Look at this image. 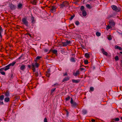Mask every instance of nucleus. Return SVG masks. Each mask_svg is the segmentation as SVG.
I'll use <instances>...</instances> for the list:
<instances>
[{
  "label": "nucleus",
  "instance_id": "1",
  "mask_svg": "<svg viewBox=\"0 0 122 122\" xmlns=\"http://www.w3.org/2000/svg\"><path fill=\"white\" fill-rule=\"evenodd\" d=\"M22 22H23V24L25 25L26 26H28V22L27 20V18H24L22 19Z\"/></svg>",
  "mask_w": 122,
  "mask_h": 122
},
{
  "label": "nucleus",
  "instance_id": "2",
  "mask_svg": "<svg viewBox=\"0 0 122 122\" xmlns=\"http://www.w3.org/2000/svg\"><path fill=\"white\" fill-rule=\"evenodd\" d=\"M111 7L113 10H115L117 12H118L120 11V9L117 8V7L115 5H112V6Z\"/></svg>",
  "mask_w": 122,
  "mask_h": 122
},
{
  "label": "nucleus",
  "instance_id": "3",
  "mask_svg": "<svg viewBox=\"0 0 122 122\" xmlns=\"http://www.w3.org/2000/svg\"><path fill=\"white\" fill-rule=\"evenodd\" d=\"M56 7L54 6H51L50 7V11L52 13H54L56 11Z\"/></svg>",
  "mask_w": 122,
  "mask_h": 122
},
{
  "label": "nucleus",
  "instance_id": "4",
  "mask_svg": "<svg viewBox=\"0 0 122 122\" xmlns=\"http://www.w3.org/2000/svg\"><path fill=\"white\" fill-rule=\"evenodd\" d=\"M71 43V42L70 41L66 40V42H62V43L63 44V46H65L67 45L70 44Z\"/></svg>",
  "mask_w": 122,
  "mask_h": 122
},
{
  "label": "nucleus",
  "instance_id": "5",
  "mask_svg": "<svg viewBox=\"0 0 122 122\" xmlns=\"http://www.w3.org/2000/svg\"><path fill=\"white\" fill-rule=\"evenodd\" d=\"M9 7L11 10H14L16 9V6L15 5L12 4H9Z\"/></svg>",
  "mask_w": 122,
  "mask_h": 122
},
{
  "label": "nucleus",
  "instance_id": "6",
  "mask_svg": "<svg viewBox=\"0 0 122 122\" xmlns=\"http://www.w3.org/2000/svg\"><path fill=\"white\" fill-rule=\"evenodd\" d=\"M71 105L72 107L75 108H76L78 105V104L75 102L72 103Z\"/></svg>",
  "mask_w": 122,
  "mask_h": 122
},
{
  "label": "nucleus",
  "instance_id": "7",
  "mask_svg": "<svg viewBox=\"0 0 122 122\" xmlns=\"http://www.w3.org/2000/svg\"><path fill=\"white\" fill-rule=\"evenodd\" d=\"M109 23L111 25L114 26L115 25V23L113 20H110L109 21Z\"/></svg>",
  "mask_w": 122,
  "mask_h": 122
},
{
  "label": "nucleus",
  "instance_id": "8",
  "mask_svg": "<svg viewBox=\"0 0 122 122\" xmlns=\"http://www.w3.org/2000/svg\"><path fill=\"white\" fill-rule=\"evenodd\" d=\"M32 67V70L34 72H35L36 71V69L35 68V64L34 63H32L31 64Z\"/></svg>",
  "mask_w": 122,
  "mask_h": 122
},
{
  "label": "nucleus",
  "instance_id": "9",
  "mask_svg": "<svg viewBox=\"0 0 122 122\" xmlns=\"http://www.w3.org/2000/svg\"><path fill=\"white\" fill-rule=\"evenodd\" d=\"M25 66L24 65H22L20 67V69L23 71H24L25 69Z\"/></svg>",
  "mask_w": 122,
  "mask_h": 122
},
{
  "label": "nucleus",
  "instance_id": "10",
  "mask_svg": "<svg viewBox=\"0 0 122 122\" xmlns=\"http://www.w3.org/2000/svg\"><path fill=\"white\" fill-rule=\"evenodd\" d=\"M69 79V78L68 77H66L64 78L62 81V82H63L64 81H67Z\"/></svg>",
  "mask_w": 122,
  "mask_h": 122
},
{
  "label": "nucleus",
  "instance_id": "11",
  "mask_svg": "<svg viewBox=\"0 0 122 122\" xmlns=\"http://www.w3.org/2000/svg\"><path fill=\"white\" fill-rule=\"evenodd\" d=\"M101 51L102 52V53L104 55H107V52L105 51H104V50L103 48H102L101 49Z\"/></svg>",
  "mask_w": 122,
  "mask_h": 122
},
{
  "label": "nucleus",
  "instance_id": "12",
  "mask_svg": "<svg viewBox=\"0 0 122 122\" xmlns=\"http://www.w3.org/2000/svg\"><path fill=\"white\" fill-rule=\"evenodd\" d=\"M79 74V71H77L75 73L74 72L73 73V75L75 76H77Z\"/></svg>",
  "mask_w": 122,
  "mask_h": 122
},
{
  "label": "nucleus",
  "instance_id": "13",
  "mask_svg": "<svg viewBox=\"0 0 122 122\" xmlns=\"http://www.w3.org/2000/svg\"><path fill=\"white\" fill-rule=\"evenodd\" d=\"M3 29L1 27H0V37L1 38H2V36L1 35V33L3 32Z\"/></svg>",
  "mask_w": 122,
  "mask_h": 122
},
{
  "label": "nucleus",
  "instance_id": "14",
  "mask_svg": "<svg viewBox=\"0 0 122 122\" xmlns=\"http://www.w3.org/2000/svg\"><path fill=\"white\" fill-rule=\"evenodd\" d=\"M10 66L9 65V64L5 66L4 67V70L6 71L9 69Z\"/></svg>",
  "mask_w": 122,
  "mask_h": 122
},
{
  "label": "nucleus",
  "instance_id": "15",
  "mask_svg": "<svg viewBox=\"0 0 122 122\" xmlns=\"http://www.w3.org/2000/svg\"><path fill=\"white\" fill-rule=\"evenodd\" d=\"M82 13L83 16L85 17L86 15V11L85 10H83L82 11Z\"/></svg>",
  "mask_w": 122,
  "mask_h": 122
},
{
  "label": "nucleus",
  "instance_id": "16",
  "mask_svg": "<svg viewBox=\"0 0 122 122\" xmlns=\"http://www.w3.org/2000/svg\"><path fill=\"white\" fill-rule=\"evenodd\" d=\"M85 56L86 58H88L90 57V54L87 53H86L85 54Z\"/></svg>",
  "mask_w": 122,
  "mask_h": 122
},
{
  "label": "nucleus",
  "instance_id": "17",
  "mask_svg": "<svg viewBox=\"0 0 122 122\" xmlns=\"http://www.w3.org/2000/svg\"><path fill=\"white\" fill-rule=\"evenodd\" d=\"M31 23L33 24H34L35 22V20L34 17L32 16L31 18Z\"/></svg>",
  "mask_w": 122,
  "mask_h": 122
},
{
  "label": "nucleus",
  "instance_id": "18",
  "mask_svg": "<svg viewBox=\"0 0 122 122\" xmlns=\"http://www.w3.org/2000/svg\"><path fill=\"white\" fill-rule=\"evenodd\" d=\"M22 4L21 3L19 4L17 6V7L19 9H21L22 8Z\"/></svg>",
  "mask_w": 122,
  "mask_h": 122
},
{
  "label": "nucleus",
  "instance_id": "19",
  "mask_svg": "<svg viewBox=\"0 0 122 122\" xmlns=\"http://www.w3.org/2000/svg\"><path fill=\"white\" fill-rule=\"evenodd\" d=\"M82 113L84 115H85L87 113V111L86 110L83 109L82 110Z\"/></svg>",
  "mask_w": 122,
  "mask_h": 122
},
{
  "label": "nucleus",
  "instance_id": "20",
  "mask_svg": "<svg viewBox=\"0 0 122 122\" xmlns=\"http://www.w3.org/2000/svg\"><path fill=\"white\" fill-rule=\"evenodd\" d=\"M72 81L73 83H77L79 82L80 81L79 80L73 79L72 80Z\"/></svg>",
  "mask_w": 122,
  "mask_h": 122
},
{
  "label": "nucleus",
  "instance_id": "21",
  "mask_svg": "<svg viewBox=\"0 0 122 122\" xmlns=\"http://www.w3.org/2000/svg\"><path fill=\"white\" fill-rule=\"evenodd\" d=\"M4 97V96L3 95H2L0 96V100L2 101L3 100Z\"/></svg>",
  "mask_w": 122,
  "mask_h": 122
},
{
  "label": "nucleus",
  "instance_id": "22",
  "mask_svg": "<svg viewBox=\"0 0 122 122\" xmlns=\"http://www.w3.org/2000/svg\"><path fill=\"white\" fill-rule=\"evenodd\" d=\"M15 63H16L15 62V61L13 62H12V63L9 64V65H10V66H13L15 64Z\"/></svg>",
  "mask_w": 122,
  "mask_h": 122
},
{
  "label": "nucleus",
  "instance_id": "23",
  "mask_svg": "<svg viewBox=\"0 0 122 122\" xmlns=\"http://www.w3.org/2000/svg\"><path fill=\"white\" fill-rule=\"evenodd\" d=\"M5 95L6 96H9L10 95L9 92L8 91H7L5 93Z\"/></svg>",
  "mask_w": 122,
  "mask_h": 122
},
{
  "label": "nucleus",
  "instance_id": "24",
  "mask_svg": "<svg viewBox=\"0 0 122 122\" xmlns=\"http://www.w3.org/2000/svg\"><path fill=\"white\" fill-rule=\"evenodd\" d=\"M71 61L72 62H75V60L74 58L73 57H72L70 59Z\"/></svg>",
  "mask_w": 122,
  "mask_h": 122
},
{
  "label": "nucleus",
  "instance_id": "25",
  "mask_svg": "<svg viewBox=\"0 0 122 122\" xmlns=\"http://www.w3.org/2000/svg\"><path fill=\"white\" fill-rule=\"evenodd\" d=\"M10 100V99L9 98H5L4 100L5 102H8Z\"/></svg>",
  "mask_w": 122,
  "mask_h": 122
},
{
  "label": "nucleus",
  "instance_id": "26",
  "mask_svg": "<svg viewBox=\"0 0 122 122\" xmlns=\"http://www.w3.org/2000/svg\"><path fill=\"white\" fill-rule=\"evenodd\" d=\"M57 51L55 50H52V52L55 54H56L57 52Z\"/></svg>",
  "mask_w": 122,
  "mask_h": 122
},
{
  "label": "nucleus",
  "instance_id": "27",
  "mask_svg": "<svg viewBox=\"0 0 122 122\" xmlns=\"http://www.w3.org/2000/svg\"><path fill=\"white\" fill-rule=\"evenodd\" d=\"M96 35L97 36H100L101 35V33L98 32H97L96 34Z\"/></svg>",
  "mask_w": 122,
  "mask_h": 122
},
{
  "label": "nucleus",
  "instance_id": "28",
  "mask_svg": "<svg viewBox=\"0 0 122 122\" xmlns=\"http://www.w3.org/2000/svg\"><path fill=\"white\" fill-rule=\"evenodd\" d=\"M111 28V27L108 25L107 26L106 29L107 30H108L109 29Z\"/></svg>",
  "mask_w": 122,
  "mask_h": 122
},
{
  "label": "nucleus",
  "instance_id": "29",
  "mask_svg": "<svg viewBox=\"0 0 122 122\" xmlns=\"http://www.w3.org/2000/svg\"><path fill=\"white\" fill-rule=\"evenodd\" d=\"M56 89V88H54L51 89V94H52L53 92Z\"/></svg>",
  "mask_w": 122,
  "mask_h": 122
},
{
  "label": "nucleus",
  "instance_id": "30",
  "mask_svg": "<svg viewBox=\"0 0 122 122\" xmlns=\"http://www.w3.org/2000/svg\"><path fill=\"white\" fill-rule=\"evenodd\" d=\"M70 99V97L69 96H68L67 97H66L65 99L66 101H67L69 100Z\"/></svg>",
  "mask_w": 122,
  "mask_h": 122
},
{
  "label": "nucleus",
  "instance_id": "31",
  "mask_svg": "<svg viewBox=\"0 0 122 122\" xmlns=\"http://www.w3.org/2000/svg\"><path fill=\"white\" fill-rule=\"evenodd\" d=\"M94 90V88L93 87H91L90 88V91L91 92H93Z\"/></svg>",
  "mask_w": 122,
  "mask_h": 122
},
{
  "label": "nucleus",
  "instance_id": "32",
  "mask_svg": "<svg viewBox=\"0 0 122 122\" xmlns=\"http://www.w3.org/2000/svg\"><path fill=\"white\" fill-rule=\"evenodd\" d=\"M36 0H34L32 2V4L35 5H36Z\"/></svg>",
  "mask_w": 122,
  "mask_h": 122
},
{
  "label": "nucleus",
  "instance_id": "33",
  "mask_svg": "<svg viewBox=\"0 0 122 122\" xmlns=\"http://www.w3.org/2000/svg\"><path fill=\"white\" fill-rule=\"evenodd\" d=\"M35 64V67L36 66V67H38L39 65L36 62L35 63H34Z\"/></svg>",
  "mask_w": 122,
  "mask_h": 122
},
{
  "label": "nucleus",
  "instance_id": "34",
  "mask_svg": "<svg viewBox=\"0 0 122 122\" xmlns=\"http://www.w3.org/2000/svg\"><path fill=\"white\" fill-rule=\"evenodd\" d=\"M86 7L89 9H91V7L90 6V5L89 4H87L86 5Z\"/></svg>",
  "mask_w": 122,
  "mask_h": 122
},
{
  "label": "nucleus",
  "instance_id": "35",
  "mask_svg": "<svg viewBox=\"0 0 122 122\" xmlns=\"http://www.w3.org/2000/svg\"><path fill=\"white\" fill-rule=\"evenodd\" d=\"M115 59L116 61H118L119 60V57L118 56H116L115 57Z\"/></svg>",
  "mask_w": 122,
  "mask_h": 122
},
{
  "label": "nucleus",
  "instance_id": "36",
  "mask_svg": "<svg viewBox=\"0 0 122 122\" xmlns=\"http://www.w3.org/2000/svg\"><path fill=\"white\" fill-rule=\"evenodd\" d=\"M75 16V15H72L70 17V20H72V19L74 18V17Z\"/></svg>",
  "mask_w": 122,
  "mask_h": 122
},
{
  "label": "nucleus",
  "instance_id": "37",
  "mask_svg": "<svg viewBox=\"0 0 122 122\" xmlns=\"http://www.w3.org/2000/svg\"><path fill=\"white\" fill-rule=\"evenodd\" d=\"M114 120L116 121H119V119L118 118H117L114 119Z\"/></svg>",
  "mask_w": 122,
  "mask_h": 122
},
{
  "label": "nucleus",
  "instance_id": "38",
  "mask_svg": "<svg viewBox=\"0 0 122 122\" xmlns=\"http://www.w3.org/2000/svg\"><path fill=\"white\" fill-rule=\"evenodd\" d=\"M84 9V7L83 6H81V11H82L84 10H83Z\"/></svg>",
  "mask_w": 122,
  "mask_h": 122
},
{
  "label": "nucleus",
  "instance_id": "39",
  "mask_svg": "<svg viewBox=\"0 0 122 122\" xmlns=\"http://www.w3.org/2000/svg\"><path fill=\"white\" fill-rule=\"evenodd\" d=\"M75 24L76 25H78L79 24V22L78 21H76L75 22Z\"/></svg>",
  "mask_w": 122,
  "mask_h": 122
},
{
  "label": "nucleus",
  "instance_id": "40",
  "mask_svg": "<svg viewBox=\"0 0 122 122\" xmlns=\"http://www.w3.org/2000/svg\"><path fill=\"white\" fill-rule=\"evenodd\" d=\"M74 102H73V101L72 99V98H71V101H70V103H71V104H72V103H73Z\"/></svg>",
  "mask_w": 122,
  "mask_h": 122
},
{
  "label": "nucleus",
  "instance_id": "41",
  "mask_svg": "<svg viewBox=\"0 0 122 122\" xmlns=\"http://www.w3.org/2000/svg\"><path fill=\"white\" fill-rule=\"evenodd\" d=\"M84 63L86 64H87L88 63V62L87 60H85L84 61Z\"/></svg>",
  "mask_w": 122,
  "mask_h": 122
},
{
  "label": "nucleus",
  "instance_id": "42",
  "mask_svg": "<svg viewBox=\"0 0 122 122\" xmlns=\"http://www.w3.org/2000/svg\"><path fill=\"white\" fill-rule=\"evenodd\" d=\"M0 73L2 75H5V72H4V71H0Z\"/></svg>",
  "mask_w": 122,
  "mask_h": 122
},
{
  "label": "nucleus",
  "instance_id": "43",
  "mask_svg": "<svg viewBox=\"0 0 122 122\" xmlns=\"http://www.w3.org/2000/svg\"><path fill=\"white\" fill-rule=\"evenodd\" d=\"M46 76L48 77H49L50 75V73H47L46 74Z\"/></svg>",
  "mask_w": 122,
  "mask_h": 122
},
{
  "label": "nucleus",
  "instance_id": "44",
  "mask_svg": "<svg viewBox=\"0 0 122 122\" xmlns=\"http://www.w3.org/2000/svg\"><path fill=\"white\" fill-rule=\"evenodd\" d=\"M50 69L49 68L48 69L47 71H46V73H50Z\"/></svg>",
  "mask_w": 122,
  "mask_h": 122
},
{
  "label": "nucleus",
  "instance_id": "45",
  "mask_svg": "<svg viewBox=\"0 0 122 122\" xmlns=\"http://www.w3.org/2000/svg\"><path fill=\"white\" fill-rule=\"evenodd\" d=\"M41 58V56H38L36 57V60H38V59H40Z\"/></svg>",
  "mask_w": 122,
  "mask_h": 122
},
{
  "label": "nucleus",
  "instance_id": "46",
  "mask_svg": "<svg viewBox=\"0 0 122 122\" xmlns=\"http://www.w3.org/2000/svg\"><path fill=\"white\" fill-rule=\"evenodd\" d=\"M64 2H63L62 3V4H61V6L62 7H64L65 6V5L64 4Z\"/></svg>",
  "mask_w": 122,
  "mask_h": 122
},
{
  "label": "nucleus",
  "instance_id": "47",
  "mask_svg": "<svg viewBox=\"0 0 122 122\" xmlns=\"http://www.w3.org/2000/svg\"><path fill=\"white\" fill-rule=\"evenodd\" d=\"M44 122H47V119L46 118H45L44 120Z\"/></svg>",
  "mask_w": 122,
  "mask_h": 122
},
{
  "label": "nucleus",
  "instance_id": "48",
  "mask_svg": "<svg viewBox=\"0 0 122 122\" xmlns=\"http://www.w3.org/2000/svg\"><path fill=\"white\" fill-rule=\"evenodd\" d=\"M4 70V67L1 68L0 69V71H2Z\"/></svg>",
  "mask_w": 122,
  "mask_h": 122
},
{
  "label": "nucleus",
  "instance_id": "49",
  "mask_svg": "<svg viewBox=\"0 0 122 122\" xmlns=\"http://www.w3.org/2000/svg\"><path fill=\"white\" fill-rule=\"evenodd\" d=\"M119 46H117L116 45V46H115V48L116 49H118V48H119Z\"/></svg>",
  "mask_w": 122,
  "mask_h": 122
},
{
  "label": "nucleus",
  "instance_id": "50",
  "mask_svg": "<svg viewBox=\"0 0 122 122\" xmlns=\"http://www.w3.org/2000/svg\"><path fill=\"white\" fill-rule=\"evenodd\" d=\"M38 73L37 72H36L35 73V75L36 76H38Z\"/></svg>",
  "mask_w": 122,
  "mask_h": 122
},
{
  "label": "nucleus",
  "instance_id": "51",
  "mask_svg": "<svg viewBox=\"0 0 122 122\" xmlns=\"http://www.w3.org/2000/svg\"><path fill=\"white\" fill-rule=\"evenodd\" d=\"M108 40H112V38L111 37H108Z\"/></svg>",
  "mask_w": 122,
  "mask_h": 122
},
{
  "label": "nucleus",
  "instance_id": "52",
  "mask_svg": "<svg viewBox=\"0 0 122 122\" xmlns=\"http://www.w3.org/2000/svg\"><path fill=\"white\" fill-rule=\"evenodd\" d=\"M80 69L81 71H83L85 69L83 68H80Z\"/></svg>",
  "mask_w": 122,
  "mask_h": 122
},
{
  "label": "nucleus",
  "instance_id": "53",
  "mask_svg": "<svg viewBox=\"0 0 122 122\" xmlns=\"http://www.w3.org/2000/svg\"><path fill=\"white\" fill-rule=\"evenodd\" d=\"M67 75V73H65L64 74H63V76H66Z\"/></svg>",
  "mask_w": 122,
  "mask_h": 122
},
{
  "label": "nucleus",
  "instance_id": "54",
  "mask_svg": "<svg viewBox=\"0 0 122 122\" xmlns=\"http://www.w3.org/2000/svg\"><path fill=\"white\" fill-rule=\"evenodd\" d=\"M0 105L3 104V102L0 101Z\"/></svg>",
  "mask_w": 122,
  "mask_h": 122
},
{
  "label": "nucleus",
  "instance_id": "55",
  "mask_svg": "<svg viewBox=\"0 0 122 122\" xmlns=\"http://www.w3.org/2000/svg\"><path fill=\"white\" fill-rule=\"evenodd\" d=\"M91 121L92 122H95V120L93 119H92Z\"/></svg>",
  "mask_w": 122,
  "mask_h": 122
},
{
  "label": "nucleus",
  "instance_id": "56",
  "mask_svg": "<svg viewBox=\"0 0 122 122\" xmlns=\"http://www.w3.org/2000/svg\"><path fill=\"white\" fill-rule=\"evenodd\" d=\"M23 54L22 55H21V56L18 58V59H21V58L22 57V56H23Z\"/></svg>",
  "mask_w": 122,
  "mask_h": 122
},
{
  "label": "nucleus",
  "instance_id": "57",
  "mask_svg": "<svg viewBox=\"0 0 122 122\" xmlns=\"http://www.w3.org/2000/svg\"><path fill=\"white\" fill-rule=\"evenodd\" d=\"M118 49H119L120 50H122V48L121 47H119Z\"/></svg>",
  "mask_w": 122,
  "mask_h": 122
},
{
  "label": "nucleus",
  "instance_id": "58",
  "mask_svg": "<svg viewBox=\"0 0 122 122\" xmlns=\"http://www.w3.org/2000/svg\"><path fill=\"white\" fill-rule=\"evenodd\" d=\"M28 67L29 68H30V65H28Z\"/></svg>",
  "mask_w": 122,
  "mask_h": 122
},
{
  "label": "nucleus",
  "instance_id": "59",
  "mask_svg": "<svg viewBox=\"0 0 122 122\" xmlns=\"http://www.w3.org/2000/svg\"><path fill=\"white\" fill-rule=\"evenodd\" d=\"M89 1H95L96 0H89Z\"/></svg>",
  "mask_w": 122,
  "mask_h": 122
},
{
  "label": "nucleus",
  "instance_id": "60",
  "mask_svg": "<svg viewBox=\"0 0 122 122\" xmlns=\"http://www.w3.org/2000/svg\"><path fill=\"white\" fill-rule=\"evenodd\" d=\"M112 16H110L109 17V16H108V18L109 19V18H110V17H112Z\"/></svg>",
  "mask_w": 122,
  "mask_h": 122
},
{
  "label": "nucleus",
  "instance_id": "61",
  "mask_svg": "<svg viewBox=\"0 0 122 122\" xmlns=\"http://www.w3.org/2000/svg\"><path fill=\"white\" fill-rule=\"evenodd\" d=\"M120 53L122 54V52L121 51V52H120Z\"/></svg>",
  "mask_w": 122,
  "mask_h": 122
},
{
  "label": "nucleus",
  "instance_id": "62",
  "mask_svg": "<svg viewBox=\"0 0 122 122\" xmlns=\"http://www.w3.org/2000/svg\"><path fill=\"white\" fill-rule=\"evenodd\" d=\"M121 119L122 120V117H121Z\"/></svg>",
  "mask_w": 122,
  "mask_h": 122
},
{
  "label": "nucleus",
  "instance_id": "63",
  "mask_svg": "<svg viewBox=\"0 0 122 122\" xmlns=\"http://www.w3.org/2000/svg\"><path fill=\"white\" fill-rule=\"evenodd\" d=\"M121 63L122 64V60L121 61Z\"/></svg>",
  "mask_w": 122,
  "mask_h": 122
},
{
  "label": "nucleus",
  "instance_id": "64",
  "mask_svg": "<svg viewBox=\"0 0 122 122\" xmlns=\"http://www.w3.org/2000/svg\"><path fill=\"white\" fill-rule=\"evenodd\" d=\"M0 120H1V119L0 118Z\"/></svg>",
  "mask_w": 122,
  "mask_h": 122
}]
</instances>
